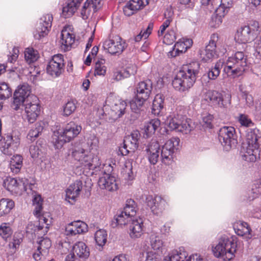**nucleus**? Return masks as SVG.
<instances>
[{"instance_id":"1","label":"nucleus","mask_w":261,"mask_h":261,"mask_svg":"<svg viewBox=\"0 0 261 261\" xmlns=\"http://www.w3.org/2000/svg\"><path fill=\"white\" fill-rule=\"evenodd\" d=\"M223 66V70L228 76L233 78L239 76L244 73L247 66V56L243 51H237L228 57L225 63L219 61L208 71V78L213 80L216 79Z\"/></svg>"},{"instance_id":"2","label":"nucleus","mask_w":261,"mask_h":261,"mask_svg":"<svg viewBox=\"0 0 261 261\" xmlns=\"http://www.w3.org/2000/svg\"><path fill=\"white\" fill-rule=\"evenodd\" d=\"M179 143L178 138L173 137L166 141L162 146L161 151L160 145L155 140L152 139L147 145L146 151L149 162L155 165L160 158L162 159L163 162L167 163L173 159V154L178 149Z\"/></svg>"},{"instance_id":"3","label":"nucleus","mask_w":261,"mask_h":261,"mask_svg":"<svg viewBox=\"0 0 261 261\" xmlns=\"http://www.w3.org/2000/svg\"><path fill=\"white\" fill-rule=\"evenodd\" d=\"M199 68L200 64L198 62H192L185 65L172 81L174 88L180 92L188 90L195 83Z\"/></svg>"},{"instance_id":"4","label":"nucleus","mask_w":261,"mask_h":261,"mask_svg":"<svg viewBox=\"0 0 261 261\" xmlns=\"http://www.w3.org/2000/svg\"><path fill=\"white\" fill-rule=\"evenodd\" d=\"M261 138V131L255 128L247 130L246 143L242 144L241 154L244 160L247 162H255L257 154H259L258 140Z\"/></svg>"},{"instance_id":"5","label":"nucleus","mask_w":261,"mask_h":261,"mask_svg":"<svg viewBox=\"0 0 261 261\" xmlns=\"http://www.w3.org/2000/svg\"><path fill=\"white\" fill-rule=\"evenodd\" d=\"M81 129L80 125L70 122L63 129L55 132L51 141L55 147L57 149L61 148L65 143L69 142L76 137Z\"/></svg>"},{"instance_id":"6","label":"nucleus","mask_w":261,"mask_h":261,"mask_svg":"<svg viewBox=\"0 0 261 261\" xmlns=\"http://www.w3.org/2000/svg\"><path fill=\"white\" fill-rule=\"evenodd\" d=\"M152 90V84L150 80L139 83L136 87V96L130 103L133 112L138 114L144 102L149 98Z\"/></svg>"},{"instance_id":"7","label":"nucleus","mask_w":261,"mask_h":261,"mask_svg":"<svg viewBox=\"0 0 261 261\" xmlns=\"http://www.w3.org/2000/svg\"><path fill=\"white\" fill-rule=\"evenodd\" d=\"M236 244L226 237H221L218 244L213 249L215 256L229 260L233 258L236 251Z\"/></svg>"},{"instance_id":"8","label":"nucleus","mask_w":261,"mask_h":261,"mask_svg":"<svg viewBox=\"0 0 261 261\" xmlns=\"http://www.w3.org/2000/svg\"><path fill=\"white\" fill-rule=\"evenodd\" d=\"M203 99L210 104L220 108H226L230 103V96L229 95H225L216 90L203 91Z\"/></svg>"},{"instance_id":"9","label":"nucleus","mask_w":261,"mask_h":261,"mask_svg":"<svg viewBox=\"0 0 261 261\" xmlns=\"http://www.w3.org/2000/svg\"><path fill=\"white\" fill-rule=\"evenodd\" d=\"M218 139L226 151L235 147L237 144L236 130L232 126H223L219 131Z\"/></svg>"},{"instance_id":"10","label":"nucleus","mask_w":261,"mask_h":261,"mask_svg":"<svg viewBox=\"0 0 261 261\" xmlns=\"http://www.w3.org/2000/svg\"><path fill=\"white\" fill-rule=\"evenodd\" d=\"M34 185L29 184L27 179H19L7 177L4 180L3 186L13 194H21L23 191H27L28 189L32 190Z\"/></svg>"},{"instance_id":"11","label":"nucleus","mask_w":261,"mask_h":261,"mask_svg":"<svg viewBox=\"0 0 261 261\" xmlns=\"http://www.w3.org/2000/svg\"><path fill=\"white\" fill-rule=\"evenodd\" d=\"M25 117L28 121L32 123L34 122L38 117L40 112V106L39 99L34 95H32L24 103Z\"/></svg>"},{"instance_id":"12","label":"nucleus","mask_w":261,"mask_h":261,"mask_svg":"<svg viewBox=\"0 0 261 261\" xmlns=\"http://www.w3.org/2000/svg\"><path fill=\"white\" fill-rule=\"evenodd\" d=\"M30 93L31 87L28 84H23L19 86L14 93L13 101L11 105L12 109L18 110L20 106L25 103L27 99L32 95Z\"/></svg>"},{"instance_id":"13","label":"nucleus","mask_w":261,"mask_h":261,"mask_svg":"<svg viewBox=\"0 0 261 261\" xmlns=\"http://www.w3.org/2000/svg\"><path fill=\"white\" fill-rule=\"evenodd\" d=\"M73 253L68 254L65 261H85L90 255L89 249L85 243L77 242L72 247Z\"/></svg>"},{"instance_id":"14","label":"nucleus","mask_w":261,"mask_h":261,"mask_svg":"<svg viewBox=\"0 0 261 261\" xmlns=\"http://www.w3.org/2000/svg\"><path fill=\"white\" fill-rule=\"evenodd\" d=\"M65 63L63 56L58 54L52 57L46 67L48 74L53 77L60 76L64 71Z\"/></svg>"},{"instance_id":"15","label":"nucleus","mask_w":261,"mask_h":261,"mask_svg":"<svg viewBox=\"0 0 261 261\" xmlns=\"http://www.w3.org/2000/svg\"><path fill=\"white\" fill-rule=\"evenodd\" d=\"M140 134L138 131L134 132L130 135L125 137L123 145L119 147L118 153L126 155L129 152H134L138 147Z\"/></svg>"},{"instance_id":"16","label":"nucleus","mask_w":261,"mask_h":261,"mask_svg":"<svg viewBox=\"0 0 261 261\" xmlns=\"http://www.w3.org/2000/svg\"><path fill=\"white\" fill-rule=\"evenodd\" d=\"M0 143L2 146L1 150L6 155H11L15 151L19 145V139L12 136L7 135L0 137Z\"/></svg>"},{"instance_id":"17","label":"nucleus","mask_w":261,"mask_h":261,"mask_svg":"<svg viewBox=\"0 0 261 261\" xmlns=\"http://www.w3.org/2000/svg\"><path fill=\"white\" fill-rule=\"evenodd\" d=\"M146 202L151 212L155 215H160L165 210L166 201L160 196L148 195L146 198Z\"/></svg>"},{"instance_id":"18","label":"nucleus","mask_w":261,"mask_h":261,"mask_svg":"<svg viewBox=\"0 0 261 261\" xmlns=\"http://www.w3.org/2000/svg\"><path fill=\"white\" fill-rule=\"evenodd\" d=\"M53 16L49 14L43 15L40 19L34 37L36 39H40L42 37L47 35L51 27Z\"/></svg>"},{"instance_id":"19","label":"nucleus","mask_w":261,"mask_h":261,"mask_svg":"<svg viewBox=\"0 0 261 261\" xmlns=\"http://www.w3.org/2000/svg\"><path fill=\"white\" fill-rule=\"evenodd\" d=\"M125 47V43L118 36L106 41L103 44L105 49L112 55L121 53Z\"/></svg>"},{"instance_id":"20","label":"nucleus","mask_w":261,"mask_h":261,"mask_svg":"<svg viewBox=\"0 0 261 261\" xmlns=\"http://www.w3.org/2000/svg\"><path fill=\"white\" fill-rule=\"evenodd\" d=\"M98 184L101 189H105L108 191H115L118 188V181L116 177L109 173H105L99 178Z\"/></svg>"},{"instance_id":"21","label":"nucleus","mask_w":261,"mask_h":261,"mask_svg":"<svg viewBox=\"0 0 261 261\" xmlns=\"http://www.w3.org/2000/svg\"><path fill=\"white\" fill-rule=\"evenodd\" d=\"M218 40V36L217 34H214L211 36L209 43L206 46L205 49L200 50V55L202 60L207 61L214 57Z\"/></svg>"},{"instance_id":"22","label":"nucleus","mask_w":261,"mask_h":261,"mask_svg":"<svg viewBox=\"0 0 261 261\" xmlns=\"http://www.w3.org/2000/svg\"><path fill=\"white\" fill-rule=\"evenodd\" d=\"M143 227L142 219L133 218L129 226V237L133 240L140 238L143 234Z\"/></svg>"},{"instance_id":"23","label":"nucleus","mask_w":261,"mask_h":261,"mask_svg":"<svg viewBox=\"0 0 261 261\" xmlns=\"http://www.w3.org/2000/svg\"><path fill=\"white\" fill-rule=\"evenodd\" d=\"M149 0H130L123 7L125 15L130 16L149 4Z\"/></svg>"},{"instance_id":"24","label":"nucleus","mask_w":261,"mask_h":261,"mask_svg":"<svg viewBox=\"0 0 261 261\" xmlns=\"http://www.w3.org/2000/svg\"><path fill=\"white\" fill-rule=\"evenodd\" d=\"M101 0H86L84 3L81 12V16L84 19L88 18L92 9L95 12L101 7Z\"/></svg>"},{"instance_id":"25","label":"nucleus","mask_w":261,"mask_h":261,"mask_svg":"<svg viewBox=\"0 0 261 261\" xmlns=\"http://www.w3.org/2000/svg\"><path fill=\"white\" fill-rule=\"evenodd\" d=\"M83 188V183L81 180H76L70 185L66 191V200L71 202L70 200H75Z\"/></svg>"},{"instance_id":"26","label":"nucleus","mask_w":261,"mask_h":261,"mask_svg":"<svg viewBox=\"0 0 261 261\" xmlns=\"http://www.w3.org/2000/svg\"><path fill=\"white\" fill-rule=\"evenodd\" d=\"M75 40V36L73 34L70 32L69 28H64L61 34L60 43L62 47L65 50L69 49V47L74 43Z\"/></svg>"},{"instance_id":"27","label":"nucleus","mask_w":261,"mask_h":261,"mask_svg":"<svg viewBox=\"0 0 261 261\" xmlns=\"http://www.w3.org/2000/svg\"><path fill=\"white\" fill-rule=\"evenodd\" d=\"M127 104L124 101L117 100L111 107L110 115L114 119H117L122 117L126 112Z\"/></svg>"},{"instance_id":"28","label":"nucleus","mask_w":261,"mask_h":261,"mask_svg":"<svg viewBox=\"0 0 261 261\" xmlns=\"http://www.w3.org/2000/svg\"><path fill=\"white\" fill-rule=\"evenodd\" d=\"M252 34L249 29L244 26L238 30L234 39L238 43H246L254 39L255 38Z\"/></svg>"},{"instance_id":"29","label":"nucleus","mask_w":261,"mask_h":261,"mask_svg":"<svg viewBox=\"0 0 261 261\" xmlns=\"http://www.w3.org/2000/svg\"><path fill=\"white\" fill-rule=\"evenodd\" d=\"M83 0H68L63 7L62 14L64 17L72 16L80 7Z\"/></svg>"},{"instance_id":"30","label":"nucleus","mask_w":261,"mask_h":261,"mask_svg":"<svg viewBox=\"0 0 261 261\" xmlns=\"http://www.w3.org/2000/svg\"><path fill=\"white\" fill-rule=\"evenodd\" d=\"M19 54V50L18 48L16 47H14L12 49V52H10V55L8 57V62L7 63V65L5 66L4 65H0V75L5 72L6 70V68H9L8 69V70L10 71L14 72L16 70H17L18 68V66H16L15 65L14 67L13 66H9V64H11L15 62L16 61Z\"/></svg>"},{"instance_id":"31","label":"nucleus","mask_w":261,"mask_h":261,"mask_svg":"<svg viewBox=\"0 0 261 261\" xmlns=\"http://www.w3.org/2000/svg\"><path fill=\"white\" fill-rule=\"evenodd\" d=\"M133 218L125 215L122 211L118 213L114 217L111 223V225L113 228H115L118 226L122 227L128 223V222H131Z\"/></svg>"},{"instance_id":"32","label":"nucleus","mask_w":261,"mask_h":261,"mask_svg":"<svg viewBox=\"0 0 261 261\" xmlns=\"http://www.w3.org/2000/svg\"><path fill=\"white\" fill-rule=\"evenodd\" d=\"M14 202L8 198L0 200V217L8 214L14 207Z\"/></svg>"},{"instance_id":"33","label":"nucleus","mask_w":261,"mask_h":261,"mask_svg":"<svg viewBox=\"0 0 261 261\" xmlns=\"http://www.w3.org/2000/svg\"><path fill=\"white\" fill-rule=\"evenodd\" d=\"M233 228L236 233L240 236H249L251 229L249 225L244 222L239 221L234 224Z\"/></svg>"},{"instance_id":"34","label":"nucleus","mask_w":261,"mask_h":261,"mask_svg":"<svg viewBox=\"0 0 261 261\" xmlns=\"http://www.w3.org/2000/svg\"><path fill=\"white\" fill-rule=\"evenodd\" d=\"M188 256V253L183 248H180L179 250H173L166 257L167 261H185Z\"/></svg>"},{"instance_id":"35","label":"nucleus","mask_w":261,"mask_h":261,"mask_svg":"<svg viewBox=\"0 0 261 261\" xmlns=\"http://www.w3.org/2000/svg\"><path fill=\"white\" fill-rule=\"evenodd\" d=\"M161 122L158 119H153L145 123L144 131L146 135L149 137L154 134L155 130L160 127Z\"/></svg>"},{"instance_id":"36","label":"nucleus","mask_w":261,"mask_h":261,"mask_svg":"<svg viewBox=\"0 0 261 261\" xmlns=\"http://www.w3.org/2000/svg\"><path fill=\"white\" fill-rule=\"evenodd\" d=\"M164 96L162 94L155 95L153 102L152 112L154 115H159L164 107Z\"/></svg>"},{"instance_id":"37","label":"nucleus","mask_w":261,"mask_h":261,"mask_svg":"<svg viewBox=\"0 0 261 261\" xmlns=\"http://www.w3.org/2000/svg\"><path fill=\"white\" fill-rule=\"evenodd\" d=\"M44 123L43 122H38L35 125L29 132L27 138L29 140L33 141L36 138L39 137L44 129Z\"/></svg>"},{"instance_id":"38","label":"nucleus","mask_w":261,"mask_h":261,"mask_svg":"<svg viewBox=\"0 0 261 261\" xmlns=\"http://www.w3.org/2000/svg\"><path fill=\"white\" fill-rule=\"evenodd\" d=\"M187 49L185 46V43H184V42H182L181 40H180L175 44L172 50L168 53V56L175 57L180 54L185 53Z\"/></svg>"},{"instance_id":"39","label":"nucleus","mask_w":261,"mask_h":261,"mask_svg":"<svg viewBox=\"0 0 261 261\" xmlns=\"http://www.w3.org/2000/svg\"><path fill=\"white\" fill-rule=\"evenodd\" d=\"M137 205L135 201L132 199L126 200L125 205L124 207L123 212L125 214V215H128L133 218L136 213Z\"/></svg>"},{"instance_id":"40","label":"nucleus","mask_w":261,"mask_h":261,"mask_svg":"<svg viewBox=\"0 0 261 261\" xmlns=\"http://www.w3.org/2000/svg\"><path fill=\"white\" fill-rule=\"evenodd\" d=\"M22 158L21 155L16 154L14 155L10 161V167L13 172L17 173L21 168Z\"/></svg>"},{"instance_id":"41","label":"nucleus","mask_w":261,"mask_h":261,"mask_svg":"<svg viewBox=\"0 0 261 261\" xmlns=\"http://www.w3.org/2000/svg\"><path fill=\"white\" fill-rule=\"evenodd\" d=\"M106 61L103 59H98L95 63V75H105L107 71V67L105 66Z\"/></svg>"},{"instance_id":"42","label":"nucleus","mask_w":261,"mask_h":261,"mask_svg":"<svg viewBox=\"0 0 261 261\" xmlns=\"http://www.w3.org/2000/svg\"><path fill=\"white\" fill-rule=\"evenodd\" d=\"M212 8L215 9V15L218 16V23H221L222 17L228 12L229 9L222 6L220 3L217 6L209 5Z\"/></svg>"},{"instance_id":"43","label":"nucleus","mask_w":261,"mask_h":261,"mask_svg":"<svg viewBox=\"0 0 261 261\" xmlns=\"http://www.w3.org/2000/svg\"><path fill=\"white\" fill-rule=\"evenodd\" d=\"M95 240L99 246H103L107 240V233L103 229H99L95 233Z\"/></svg>"},{"instance_id":"44","label":"nucleus","mask_w":261,"mask_h":261,"mask_svg":"<svg viewBox=\"0 0 261 261\" xmlns=\"http://www.w3.org/2000/svg\"><path fill=\"white\" fill-rule=\"evenodd\" d=\"M12 95V89L8 84L0 83V99L5 100L9 98Z\"/></svg>"},{"instance_id":"45","label":"nucleus","mask_w":261,"mask_h":261,"mask_svg":"<svg viewBox=\"0 0 261 261\" xmlns=\"http://www.w3.org/2000/svg\"><path fill=\"white\" fill-rule=\"evenodd\" d=\"M150 245L154 250L158 251L162 249L163 245L162 240L159 236L152 233L150 236Z\"/></svg>"},{"instance_id":"46","label":"nucleus","mask_w":261,"mask_h":261,"mask_svg":"<svg viewBox=\"0 0 261 261\" xmlns=\"http://www.w3.org/2000/svg\"><path fill=\"white\" fill-rule=\"evenodd\" d=\"M38 244L37 250L38 251H39V253H41L42 252L46 253L51 247V243L48 238H44L38 242Z\"/></svg>"},{"instance_id":"47","label":"nucleus","mask_w":261,"mask_h":261,"mask_svg":"<svg viewBox=\"0 0 261 261\" xmlns=\"http://www.w3.org/2000/svg\"><path fill=\"white\" fill-rule=\"evenodd\" d=\"M181 118H182L181 115H178L176 116H170L168 120L169 127L171 129L177 130L178 127L180 124Z\"/></svg>"},{"instance_id":"48","label":"nucleus","mask_w":261,"mask_h":261,"mask_svg":"<svg viewBox=\"0 0 261 261\" xmlns=\"http://www.w3.org/2000/svg\"><path fill=\"white\" fill-rule=\"evenodd\" d=\"M101 162L99 158L97 156H94L92 154L91 158L87 167L90 170H95L97 171L101 168Z\"/></svg>"},{"instance_id":"49","label":"nucleus","mask_w":261,"mask_h":261,"mask_svg":"<svg viewBox=\"0 0 261 261\" xmlns=\"http://www.w3.org/2000/svg\"><path fill=\"white\" fill-rule=\"evenodd\" d=\"M250 30V32L253 35L255 38L256 36L259 34L261 31V27L258 21L255 20H251L250 21L248 25H246Z\"/></svg>"},{"instance_id":"50","label":"nucleus","mask_w":261,"mask_h":261,"mask_svg":"<svg viewBox=\"0 0 261 261\" xmlns=\"http://www.w3.org/2000/svg\"><path fill=\"white\" fill-rule=\"evenodd\" d=\"M153 27V23H149L146 30H142L139 34L137 35L135 38V40L136 42H138L141 40L142 38L146 39L148 38L149 35L151 34Z\"/></svg>"},{"instance_id":"51","label":"nucleus","mask_w":261,"mask_h":261,"mask_svg":"<svg viewBox=\"0 0 261 261\" xmlns=\"http://www.w3.org/2000/svg\"><path fill=\"white\" fill-rule=\"evenodd\" d=\"M12 233L11 228L8 223H2L0 226V236L4 239L7 240Z\"/></svg>"},{"instance_id":"52","label":"nucleus","mask_w":261,"mask_h":261,"mask_svg":"<svg viewBox=\"0 0 261 261\" xmlns=\"http://www.w3.org/2000/svg\"><path fill=\"white\" fill-rule=\"evenodd\" d=\"M24 58L25 60L29 63L36 61L38 58L36 51L32 48H28L24 52Z\"/></svg>"},{"instance_id":"53","label":"nucleus","mask_w":261,"mask_h":261,"mask_svg":"<svg viewBox=\"0 0 261 261\" xmlns=\"http://www.w3.org/2000/svg\"><path fill=\"white\" fill-rule=\"evenodd\" d=\"M76 108V107L74 101H68L64 107L63 115L66 116H69L74 112Z\"/></svg>"},{"instance_id":"54","label":"nucleus","mask_w":261,"mask_h":261,"mask_svg":"<svg viewBox=\"0 0 261 261\" xmlns=\"http://www.w3.org/2000/svg\"><path fill=\"white\" fill-rule=\"evenodd\" d=\"M192 129V126H191L188 121L181 120L180 124L178 127L177 131L187 134L189 133Z\"/></svg>"},{"instance_id":"55","label":"nucleus","mask_w":261,"mask_h":261,"mask_svg":"<svg viewBox=\"0 0 261 261\" xmlns=\"http://www.w3.org/2000/svg\"><path fill=\"white\" fill-rule=\"evenodd\" d=\"M73 224L76 228L77 234H81L87 231V224L81 221L73 222Z\"/></svg>"},{"instance_id":"56","label":"nucleus","mask_w":261,"mask_h":261,"mask_svg":"<svg viewBox=\"0 0 261 261\" xmlns=\"http://www.w3.org/2000/svg\"><path fill=\"white\" fill-rule=\"evenodd\" d=\"M87 151L82 148H77L75 149L72 152V155L75 160L79 162L82 160V158Z\"/></svg>"},{"instance_id":"57","label":"nucleus","mask_w":261,"mask_h":261,"mask_svg":"<svg viewBox=\"0 0 261 261\" xmlns=\"http://www.w3.org/2000/svg\"><path fill=\"white\" fill-rule=\"evenodd\" d=\"M261 194V186L253 185L252 189L249 193V200H252Z\"/></svg>"},{"instance_id":"58","label":"nucleus","mask_w":261,"mask_h":261,"mask_svg":"<svg viewBox=\"0 0 261 261\" xmlns=\"http://www.w3.org/2000/svg\"><path fill=\"white\" fill-rule=\"evenodd\" d=\"M176 40L175 33L173 31H170L167 32L164 38V42L167 44L173 43Z\"/></svg>"},{"instance_id":"59","label":"nucleus","mask_w":261,"mask_h":261,"mask_svg":"<svg viewBox=\"0 0 261 261\" xmlns=\"http://www.w3.org/2000/svg\"><path fill=\"white\" fill-rule=\"evenodd\" d=\"M239 121L242 126L249 127L253 123L248 116L244 114H241L239 118Z\"/></svg>"},{"instance_id":"60","label":"nucleus","mask_w":261,"mask_h":261,"mask_svg":"<svg viewBox=\"0 0 261 261\" xmlns=\"http://www.w3.org/2000/svg\"><path fill=\"white\" fill-rule=\"evenodd\" d=\"M30 152L33 158H38L41 155L42 152L37 145H31L30 147Z\"/></svg>"},{"instance_id":"61","label":"nucleus","mask_w":261,"mask_h":261,"mask_svg":"<svg viewBox=\"0 0 261 261\" xmlns=\"http://www.w3.org/2000/svg\"><path fill=\"white\" fill-rule=\"evenodd\" d=\"M254 47L256 53V56L261 59V36L256 39L254 42Z\"/></svg>"},{"instance_id":"62","label":"nucleus","mask_w":261,"mask_h":261,"mask_svg":"<svg viewBox=\"0 0 261 261\" xmlns=\"http://www.w3.org/2000/svg\"><path fill=\"white\" fill-rule=\"evenodd\" d=\"M214 117L212 115L207 114L203 117V125L206 127L212 128V121L213 120Z\"/></svg>"},{"instance_id":"63","label":"nucleus","mask_w":261,"mask_h":261,"mask_svg":"<svg viewBox=\"0 0 261 261\" xmlns=\"http://www.w3.org/2000/svg\"><path fill=\"white\" fill-rule=\"evenodd\" d=\"M65 231L67 235L74 236L77 234L76 228L74 226L73 222L68 224V225L66 227Z\"/></svg>"},{"instance_id":"64","label":"nucleus","mask_w":261,"mask_h":261,"mask_svg":"<svg viewBox=\"0 0 261 261\" xmlns=\"http://www.w3.org/2000/svg\"><path fill=\"white\" fill-rule=\"evenodd\" d=\"M91 155L92 154H88V152H86L82 158V160H81L80 163L85 167H87L90 162Z\"/></svg>"}]
</instances>
